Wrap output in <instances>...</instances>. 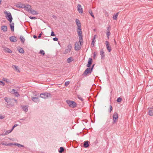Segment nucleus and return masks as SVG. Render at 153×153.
<instances>
[{
    "label": "nucleus",
    "instance_id": "nucleus-16",
    "mask_svg": "<svg viewBox=\"0 0 153 153\" xmlns=\"http://www.w3.org/2000/svg\"><path fill=\"white\" fill-rule=\"evenodd\" d=\"M77 10L79 12L81 13L83 12V10L80 4H78L77 6Z\"/></svg>",
    "mask_w": 153,
    "mask_h": 153
},
{
    "label": "nucleus",
    "instance_id": "nucleus-1",
    "mask_svg": "<svg viewBox=\"0 0 153 153\" xmlns=\"http://www.w3.org/2000/svg\"><path fill=\"white\" fill-rule=\"evenodd\" d=\"M79 42H76L75 44V49L78 51L81 49L82 44H83L82 35H78Z\"/></svg>",
    "mask_w": 153,
    "mask_h": 153
},
{
    "label": "nucleus",
    "instance_id": "nucleus-47",
    "mask_svg": "<svg viewBox=\"0 0 153 153\" xmlns=\"http://www.w3.org/2000/svg\"><path fill=\"white\" fill-rule=\"evenodd\" d=\"M42 34V32H41V33H40L39 35L38 36V38H40Z\"/></svg>",
    "mask_w": 153,
    "mask_h": 153
},
{
    "label": "nucleus",
    "instance_id": "nucleus-21",
    "mask_svg": "<svg viewBox=\"0 0 153 153\" xmlns=\"http://www.w3.org/2000/svg\"><path fill=\"white\" fill-rule=\"evenodd\" d=\"M31 100L33 101L36 102H37L39 101L38 98V97H32Z\"/></svg>",
    "mask_w": 153,
    "mask_h": 153
},
{
    "label": "nucleus",
    "instance_id": "nucleus-52",
    "mask_svg": "<svg viewBox=\"0 0 153 153\" xmlns=\"http://www.w3.org/2000/svg\"><path fill=\"white\" fill-rule=\"evenodd\" d=\"M33 37L34 39H36L37 38V36L36 35H34L33 36Z\"/></svg>",
    "mask_w": 153,
    "mask_h": 153
},
{
    "label": "nucleus",
    "instance_id": "nucleus-27",
    "mask_svg": "<svg viewBox=\"0 0 153 153\" xmlns=\"http://www.w3.org/2000/svg\"><path fill=\"white\" fill-rule=\"evenodd\" d=\"M22 108L23 110L26 112L28 111L27 107L26 106H22Z\"/></svg>",
    "mask_w": 153,
    "mask_h": 153
},
{
    "label": "nucleus",
    "instance_id": "nucleus-58",
    "mask_svg": "<svg viewBox=\"0 0 153 153\" xmlns=\"http://www.w3.org/2000/svg\"><path fill=\"white\" fill-rule=\"evenodd\" d=\"M109 27H107V29L108 30H109Z\"/></svg>",
    "mask_w": 153,
    "mask_h": 153
},
{
    "label": "nucleus",
    "instance_id": "nucleus-26",
    "mask_svg": "<svg viewBox=\"0 0 153 153\" xmlns=\"http://www.w3.org/2000/svg\"><path fill=\"white\" fill-rule=\"evenodd\" d=\"M12 91L13 92L14 94H15L16 97H18L20 96V95L19 93L14 89H13Z\"/></svg>",
    "mask_w": 153,
    "mask_h": 153
},
{
    "label": "nucleus",
    "instance_id": "nucleus-42",
    "mask_svg": "<svg viewBox=\"0 0 153 153\" xmlns=\"http://www.w3.org/2000/svg\"><path fill=\"white\" fill-rule=\"evenodd\" d=\"M110 34H111V33H110V31H108V32H107V33H106V34H107V37L108 38H109V36H110Z\"/></svg>",
    "mask_w": 153,
    "mask_h": 153
},
{
    "label": "nucleus",
    "instance_id": "nucleus-13",
    "mask_svg": "<svg viewBox=\"0 0 153 153\" xmlns=\"http://www.w3.org/2000/svg\"><path fill=\"white\" fill-rule=\"evenodd\" d=\"M24 5L25 4H22L20 2H19L16 4V6L18 8H24Z\"/></svg>",
    "mask_w": 153,
    "mask_h": 153
},
{
    "label": "nucleus",
    "instance_id": "nucleus-12",
    "mask_svg": "<svg viewBox=\"0 0 153 153\" xmlns=\"http://www.w3.org/2000/svg\"><path fill=\"white\" fill-rule=\"evenodd\" d=\"M148 109L149 110L147 112L148 115L151 116H153V107L151 108H149Z\"/></svg>",
    "mask_w": 153,
    "mask_h": 153
},
{
    "label": "nucleus",
    "instance_id": "nucleus-55",
    "mask_svg": "<svg viewBox=\"0 0 153 153\" xmlns=\"http://www.w3.org/2000/svg\"><path fill=\"white\" fill-rule=\"evenodd\" d=\"M25 120V118H24L22 119H20L21 120Z\"/></svg>",
    "mask_w": 153,
    "mask_h": 153
},
{
    "label": "nucleus",
    "instance_id": "nucleus-39",
    "mask_svg": "<svg viewBox=\"0 0 153 153\" xmlns=\"http://www.w3.org/2000/svg\"><path fill=\"white\" fill-rule=\"evenodd\" d=\"M12 131V130H8V131H6L5 132V134H4V135L8 134H9V133L11 132Z\"/></svg>",
    "mask_w": 153,
    "mask_h": 153
},
{
    "label": "nucleus",
    "instance_id": "nucleus-60",
    "mask_svg": "<svg viewBox=\"0 0 153 153\" xmlns=\"http://www.w3.org/2000/svg\"><path fill=\"white\" fill-rule=\"evenodd\" d=\"M1 0H0V4H1Z\"/></svg>",
    "mask_w": 153,
    "mask_h": 153
},
{
    "label": "nucleus",
    "instance_id": "nucleus-41",
    "mask_svg": "<svg viewBox=\"0 0 153 153\" xmlns=\"http://www.w3.org/2000/svg\"><path fill=\"white\" fill-rule=\"evenodd\" d=\"M113 110V107H112V106L111 105L110 106V110L109 111V112L110 113H111V111L112 110Z\"/></svg>",
    "mask_w": 153,
    "mask_h": 153
},
{
    "label": "nucleus",
    "instance_id": "nucleus-40",
    "mask_svg": "<svg viewBox=\"0 0 153 153\" xmlns=\"http://www.w3.org/2000/svg\"><path fill=\"white\" fill-rule=\"evenodd\" d=\"M0 85L3 86H4L5 85V83L3 81L0 80Z\"/></svg>",
    "mask_w": 153,
    "mask_h": 153
},
{
    "label": "nucleus",
    "instance_id": "nucleus-17",
    "mask_svg": "<svg viewBox=\"0 0 153 153\" xmlns=\"http://www.w3.org/2000/svg\"><path fill=\"white\" fill-rule=\"evenodd\" d=\"M10 40L12 42H16L17 41L16 37L15 36H12L10 37L9 38Z\"/></svg>",
    "mask_w": 153,
    "mask_h": 153
},
{
    "label": "nucleus",
    "instance_id": "nucleus-54",
    "mask_svg": "<svg viewBox=\"0 0 153 153\" xmlns=\"http://www.w3.org/2000/svg\"><path fill=\"white\" fill-rule=\"evenodd\" d=\"M29 18L30 19H35L36 18L35 17H31V16Z\"/></svg>",
    "mask_w": 153,
    "mask_h": 153
},
{
    "label": "nucleus",
    "instance_id": "nucleus-9",
    "mask_svg": "<svg viewBox=\"0 0 153 153\" xmlns=\"http://www.w3.org/2000/svg\"><path fill=\"white\" fill-rule=\"evenodd\" d=\"M4 13L5 14V17L7 19H13L11 14L10 12H8L5 10L4 11Z\"/></svg>",
    "mask_w": 153,
    "mask_h": 153
},
{
    "label": "nucleus",
    "instance_id": "nucleus-49",
    "mask_svg": "<svg viewBox=\"0 0 153 153\" xmlns=\"http://www.w3.org/2000/svg\"><path fill=\"white\" fill-rule=\"evenodd\" d=\"M95 64H94L92 65L91 66V67L90 68V69L92 71V70H93V69L94 68V66Z\"/></svg>",
    "mask_w": 153,
    "mask_h": 153
},
{
    "label": "nucleus",
    "instance_id": "nucleus-25",
    "mask_svg": "<svg viewBox=\"0 0 153 153\" xmlns=\"http://www.w3.org/2000/svg\"><path fill=\"white\" fill-rule=\"evenodd\" d=\"M14 23H12L10 24V28L12 31L13 32L14 31Z\"/></svg>",
    "mask_w": 153,
    "mask_h": 153
},
{
    "label": "nucleus",
    "instance_id": "nucleus-31",
    "mask_svg": "<svg viewBox=\"0 0 153 153\" xmlns=\"http://www.w3.org/2000/svg\"><path fill=\"white\" fill-rule=\"evenodd\" d=\"M119 13H117L115 14H114L113 16V19H117V17L118 16Z\"/></svg>",
    "mask_w": 153,
    "mask_h": 153
},
{
    "label": "nucleus",
    "instance_id": "nucleus-3",
    "mask_svg": "<svg viewBox=\"0 0 153 153\" xmlns=\"http://www.w3.org/2000/svg\"><path fill=\"white\" fill-rule=\"evenodd\" d=\"M76 24L77 26V33L78 35H82V32L81 29V25L79 20H76Z\"/></svg>",
    "mask_w": 153,
    "mask_h": 153
},
{
    "label": "nucleus",
    "instance_id": "nucleus-43",
    "mask_svg": "<svg viewBox=\"0 0 153 153\" xmlns=\"http://www.w3.org/2000/svg\"><path fill=\"white\" fill-rule=\"evenodd\" d=\"M56 36L54 33L53 31H52L51 33V36Z\"/></svg>",
    "mask_w": 153,
    "mask_h": 153
},
{
    "label": "nucleus",
    "instance_id": "nucleus-57",
    "mask_svg": "<svg viewBox=\"0 0 153 153\" xmlns=\"http://www.w3.org/2000/svg\"><path fill=\"white\" fill-rule=\"evenodd\" d=\"M114 43L115 44H116V40L115 39H114Z\"/></svg>",
    "mask_w": 153,
    "mask_h": 153
},
{
    "label": "nucleus",
    "instance_id": "nucleus-35",
    "mask_svg": "<svg viewBox=\"0 0 153 153\" xmlns=\"http://www.w3.org/2000/svg\"><path fill=\"white\" fill-rule=\"evenodd\" d=\"M3 81H6L7 83H9L10 82V81L9 79L6 78H3Z\"/></svg>",
    "mask_w": 153,
    "mask_h": 153
},
{
    "label": "nucleus",
    "instance_id": "nucleus-48",
    "mask_svg": "<svg viewBox=\"0 0 153 153\" xmlns=\"http://www.w3.org/2000/svg\"><path fill=\"white\" fill-rule=\"evenodd\" d=\"M18 126L17 124H15L11 130H13L14 128Z\"/></svg>",
    "mask_w": 153,
    "mask_h": 153
},
{
    "label": "nucleus",
    "instance_id": "nucleus-2",
    "mask_svg": "<svg viewBox=\"0 0 153 153\" xmlns=\"http://www.w3.org/2000/svg\"><path fill=\"white\" fill-rule=\"evenodd\" d=\"M4 100L7 103L6 105L7 108H9L10 107H12L14 105L13 103V99H8L7 97H5L4 98Z\"/></svg>",
    "mask_w": 153,
    "mask_h": 153
},
{
    "label": "nucleus",
    "instance_id": "nucleus-46",
    "mask_svg": "<svg viewBox=\"0 0 153 153\" xmlns=\"http://www.w3.org/2000/svg\"><path fill=\"white\" fill-rule=\"evenodd\" d=\"M58 39V38L56 37H55L53 39V40L54 41H57Z\"/></svg>",
    "mask_w": 153,
    "mask_h": 153
},
{
    "label": "nucleus",
    "instance_id": "nucleus-33",
    "mask_svg": "<svg viewBox=\"0 0 153 153\" xmlns=\"http://www.w3.org/2000/svg\"><path fill=\"white\" fill-rule=\"evenodd\" d=\"M19 51L20 53H24V51L23 49L22 48H20L19 50Z\"/></svg>",
    "mask_w": 153,
    "mask_h": 153
},
{
    "label": "nucleus",
    "instance_id": "nucleus-6",
    "mask_svg": "<svg viewBox=\"0 0 153 153\" xmlns=\"http://www.w3.org/2000/svg\"><path fill=\"white\" fill-rule=\"evenodd\" d=\"M118 118V114L116 112H114L113 115V124L115 123L116 122H117Z\"/></svg>",
    "mask_w": 153,
    "mask_h": 153
},
{
    "label": "nucleus",
    "instance_id": "nucleus-61",
    "mask_svg": "<svg viewBox=\"0 0 153 153\" xmlns=\"http://www.w3.org/2000/svg\"><path fill=\"white\" fill-rule=\"evenodd\" d=\"M35 96H37V95H35Z\"/></svg>",
    "mask_w": 153,
    "mask_h": 153
},
{
    "label": "nucleus",
    "instance_id": "nucleus-30",
    "mask_svg": "<svg viewBox=\"0 0 153 153\" xmlns=\"http://www.w3.org/2000/svg\"><path fill=\"white\" fill-rule=\"evenodd\" d=\"M96 36H97L96 35H95L94 36V37L93 38V39L92 40V42L91 45H92L93 46H94V43H95V37Z\"/></svg>",
    "mask_w": 153,
    "mask_h": 153
},
{
    "label": "nucleus",
    "instance_id": "nucleus-56",
    "mask_svg": "<svg viewBox=\"0 0 153 153\" xmlns=\"http://www.w3.org/2000/svg\"><path fill=\"white\" fill-rule=\"evenodd\" d=\"M53 17L54 19H56V16H53Z\"/></svg>",
    "mask_w": 153,
    "mask_h": 153
},
{
    "label": "nucleus",
    "instance_id": "nucleus-50",
    "mask_svg": "<svg viewBox=\"0 0 153 153\" xmlns=\"http://www.w3.org/2000/svg\"><path fill=\"white\" fill-rule=\"evenodd\" d=\"M96 53L94 52V56L93 57L94 58H95V57L96 56Z\"/></svg>",
    "mask_w": 153,
    "mask_h": 153
},
{
    "label": "nucleus",
    "instance_id": "nucleus-24",
    "mask_svg": "<svg viewBox=\"0 0 153 153\" xmlns=\"http://www.w3.org/2000/svg\"><path fill=\"white\" fill-rule=\"evenodd\" d=\"M29 13H30L31 14H33V15H35V14L36 15V14H38V12L37 11L33 10L32 8V10H30Z\"/></svg>",
    "mask_w": 153,
    "mask_h": 153
},
{
    "label": "nucleus",
    "instance_id": "nucleus-18",
    "mask_svg": "<svg viewBox=\"0 0 153 153\" xmlns=\"http://www.w3.org/2000/svg\"><path fill=\"white\" fill-rule=\"evenodd\" d=\"M100 53L101 56V59H104L105 58V55L104 54V52L102 49H101V50Z\"/></svg>",
    "mask_w": 153,
    "mask_h": 153
},
{
    "label": "nucleus",
    "instance_id": "nucleus-15",
    "mask_svg": "<svg viewBox=\"0 0 153 153\" xmlns=\"http://www.w3.org/2000/svg\"><path fill=\"white\" fill-rule=\"evenodd\" d=\"M105 44L106 45L107 49L109 52H110L111 51V47L109 46V42L108 41H106L105 42Z\"/></svg>",
    "mask_w": 153,
    "mask_h": 153
},
{
    "label": "nucleus",
    "instance_id": "nucleus-51",
    "mask_svg": "<svg viewBox=\"0 0 153 153\" xmlns=\"http://www.w3.org/2000/svg\"><path fill=\"white\" fill-rule=\"evenodd\" d=\"M13 99V102H15L16 103H17V100L15 99Z\"/></svg>",
    "mask_w": 153,
    "mask_h": 153
},
{
    "label": "nucleus",
    "instance_id": "nucleus-10",
    "mask_svg": "<svg viewBox=\"0 0 153 153\" xmlns=\"http://www.w3.org/2000/svg\"><path fill=\"white\" fill-rule=\"evenodd\" d=\"M24 8L29 13L30 12L31 10H32L31 6L28 4H27L26 5L25 4Z\"/></svg>",
    "mask_w": 153,
    "mask_h": 153
},
{
    "label": "nucleus",
    "instance_id": "nucleus-23",
    "mask_svg": "<svg viewBox=\"0 0 153 153\" xmlns=\"http://www.w3.org/2000/svg\"><path fill=\"white\" fill-rule=\"evenodd\" d=\"M12 67L13 68H14V69L16 71H17L19 73L20 72V71L19 70V69L18 68V66H16L15 65H13Z\"/></svg>",
    "mask_w": 153,
    "mask_h": 153
},
{
    "label": "nucleus",
    "instance_id": "nucleus-44",
    "mask_svg": "<svg viewBox=\"0 0 153 153\" xmlns=\"http://www.w3.org/2000/svg\"><path fill=\"white\" fill-rule=\"evenodd\" d=\"M70 83V82L69 81H66L65 83V85L66 86L68 85Z\"/></svg>",
    "mask_w": 153,
    "mask_h": 153
},
{
    "label": "nucleus",
    "instance_id": "nucleus-37",
    "mask_svg": "<svg viewBox=\"0 0 153 153\" xmlns=\"http://www.w3.org/2000/svg\"><path fill=\"white\" fill-rule=\"evenodd\" d=\"M39 53L41 54L42 55L44 56L45 54V53L43 50H41L40 51Z\"/></svg>",
    "mask_w": 153,
    "mask_h": 153
},
{
    "label": "nucleus",
    "instance_id": "nucleus-11",
    "mask_svg": "<svg viewBox=\"0 0 153 153\" xmlns=\"http://www.w3.org/2000/svg\"><path fill=\"white\" fill-rule=\"evenodd\" d=\"M72 48V45L71 44H69L67 46V48H66L64 53V54H66L70 52Z\"/></svg>",
    "mask_w": 153,
    "mask_h": 153
},
{
    "label": "nucleus",
    "instance_id": "nucleus-53",
    "mask_svg": "<svg viewBox=\"0 0 153 153\" xmlns=\"http://www.w3.org/2000/svg\"><path fill=\"white\" fill-rule=\"evenodd\" d=\"M8 20L9 21L10 24L12 23H13L12 22V20Z\"/></svg>",
    "mask_w": 153,
    "mask_h": 153
},
{
    "label": "nucleus",
    "instance_id": "nucleus-4",
    "mask_svg": "<svg viewBox=\"0 0 153 153\" xmlns=\"http://www.w3.org/2000/svg\"><path fill=\"white\" fill-rule=\"evenodd\" d=\"M66 102L70 107L74 108L76 107L77 104L76 102L74 101L67 100Z\"/></svg>",
    "mask_w": 153,
    "mask_h": 153
},
{
    "label": "nucleus",
    "instance_id": "nucleus-36",
    "mask_svg": "<svg viewBox=\"0 0 153 153\" xmlns=\"http://www.w3.org/2000/svg\"><path fill=\"white\" fill-rule=\"evenodd\" d=\"M122 101V98L121 97H119L117 98V101L118 102H120Z\"/></svg>",
    "mask_w": 153,
    "mask_h": 153
},
{
    "label": "nucleus",
    "instance_id": "nucleus-19",
    "mask_svg": "<svg viewBox=\"0 0 153 153\" xmlns=\"http://www.w3.org/2000/svg\"><path fill=\"white\" fill-rule=\"evenodd\" d=\"M3 50L5 52L9 53H11L12 52V51L11 50H10L9 48L6 47L4 48Z\"/></svg>",
    "mask_w": 153,
    "mask_h": 153
},
{
    "label": "nucleus",
    "instance_id": "nucleus-29",
    "mask_svg": "<svg viewBox=\"0 0 153 153\" xmlns=\"http://www.w3.org/2000/svg\"><path fill=\"white\" fill-rule=\"evenodd\" d=\"M73 60V58L71 57L68 58L67 60V61L68 63H70Z\"/></svg>",
    "mask_w": 153,
    "mask_h": 153
},
{
    "label": "nucleus",
    "instance_id": "nucleus-32",
    "mask_svg": "<svg viewBox=\"0 0 153 153\" xmlns=\"http://www.w3.org/2000/svg\"><path fill=\"white\" fill-rule=\"evenodd\" d=\"M60 150L59 151V152L60 153H62L63 152L64 150V148L63 147H61L59 148Z\"/></svg>",
    "mask_w": 153,
    "mask_h": 153
},
{
    "label": "nucleus",
    "instance_id": "nucleus-5",
    "mask_svg": "<svg viewBox=\"0 0 153 153\" xmlns=\"http://www.w3.org/2000/svg\"><path fill=\"white\" fill-rule=\"evenodd\" d=\"M51 95L50 93L45 92L41 94L40 97L42 98L46 99L48 97H51Z\"/></svg>",
    "mask_w": 153,
    "mask_h": 153
},
{
    "label": "nucleus",
    "instance_id": "nucleus-38",
    "mask_svg": "<svg viewBox=\"0 0 153 153\" xmlns=\"http://www.w3.org/2000/svg\"><path fill=\"white\" fill-rule=\"evenodd\" d=\"M77 98L81 101H83V99L80 95H77Z\"/></svg>",
    "mask_w": 153,
    "mask_h": 153
},
{
    "label": "nucleus",
    "instance_id": "nucleus-28",
    "mask_svg": "<svg viewBox=\"0 0 153 153\" xmlns=\"http://www.w3.org/2000/svg\"><path fill=\"white\" fill-rule=\"evenodd\" d=\"M20 39L21 42L23 43L25 41V39L24 38V37L22 36H20Z\"/></svg>",
    "mask_w": 153,
    "mask_h": 153
},
{
    "label": "nucleus",
    "instance_id": "nucleus-34",
    "mask_svg": "<svg viewBox=\"0 0 153 153\" xmlns=\"http://www.w3.org/2000/svg\"><path fill=\"white\" fill-rule=\"evenodd\" d=\"M89 13L91 15L92 17L94 19V14L92 12V10H90L88 11Z\"/></svg>",
    "mask_w": 153,
    "mask_h": 153
},
{
    "label": "nucleus",
    "instance_id": "nucleus-20",
    "mask_svg": "<svg viewBox=\"0 0 153 153\" xmlns=\"http://www.w3.org/2000/svg\"><path fill=\"white\" fill-rule=\"evenodd\" d=\"M89 142L88 140L85 141L84 142L83 146L85 148H88L89 146Z\"/></svg>",
    "mask_w": 153,
    "mask_h": 153
},
{
    "label": "nucleus",
    "instance_id": "nucleus-8",
    "mask_svg": "<svg viewBox=\"0 0 153 153\" xmlns=\"http://www.w3.org/2000/svg\"><path fill=\"white\" fill-rule=\"evenodd\" d=\"M92 72V71L90 69V68H88L85 69L82 75L84 76H87V74H91Z\"/></svg>",
    "mask_w": 153,
    "mask_h": 153
},
{
    "label": "nucleus",
    "instance_id": "nucleus-59",
    "mask_svg": "<svg viewBox=\"0 0 153 153\" xmlns=\"http://www.w3.org/2000/svg\"><path fill=\"white\" fill-rule=\"evenodd\" d=\"M94 31H96V30L95 29H94Z\"/></svg>",
    "mask_w": 153,
    "mask_h": 153
},
{
    "label": "nucleus",
    "instance_id": "nucleus-22",
    "mask_svg": "<svg viewBox=\"0 0 153 153\" xmlns=\"http://www.w3.org/2000/svg\"><path fill=\"white\" fill-rule=\"evenodd\" d=\"M1 30L4 32L6 31L7 30V27L5 25L1 26Z\"/></svg>",
    "mask_w": 153,
    "mask_h": 153
},
{
    "label": "nucleus",
    "instance_id": "nucleus-7",
    "mask_svg": "<svg viewBox=\"0 0 153 153\" xmlns=\"http://www.w3.org/2000/svg\"><path fill=\"white\" fill-rule=\"evenodd\" d=\"M5 146H10L12 145H16L18 146L19 148L24 147V146L19 143H6L4 144Z\"/></svg>",
    "mask_w": 153,
    "mask_h": 153
},
{
    "label": "nucleus",
    "instance_id": "nucleus-45",
    "mask_svg": "<svg viewBox=\"0 0 153 153\" xmlns=\"http://www.w3.org/2000/svg\"><path fill=\"white\" fill-rule=\"evenodd\" d=\"M4 117H5L4 116L2 115L1 114H0V119L1 120L3 119Z\"/></svg>",
    "mask_w": 153,
    "mask_h": 153
},
{
    "label": "nucleus",
    "instance_id": "nucleus-14",
    "mask_svg": "<svg viewBox=\"0 0 153 153\" xmlns=\"http://www.w3.org/2000/svg\"><path fill=\"white\" fill-rule=\"evenodd\" d=\"M92 63V59L90 58L89 59L88 61V63L86 65V66L89 68H90Z\"/></svg>",
    "mask_w": 153,
    "mask_h": 153
}]
</instances>
